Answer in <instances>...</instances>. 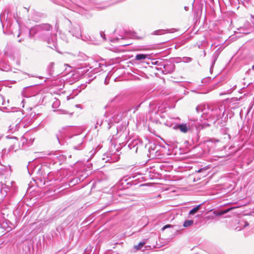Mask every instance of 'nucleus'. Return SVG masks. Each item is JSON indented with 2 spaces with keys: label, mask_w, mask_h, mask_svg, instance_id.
Masks as SVG:
<instances>
[{
  "label": "nucleus",
  "mask_w": 254,
  "mask_h": 254,
  "mask_svg": "<svg viewBox=\"0 0 254 254\" xmlns=\"http://www.w3.org/2000/svg\"><path fill=\"white\" fill-rule=\"evenodd\" d=\"M17 23L18 24L19 27L18 37H22L23 38L31 37L32 33H34L37 36L46 41L50 48L52 49H56V35L51 34L50 31L52 29V27L50 24H44L39 25L36 26L33 28L29 29L28 28L23 25L20 20L17 18Z\"/></svg>",
  "instance_id": "nucleus-1"
},
{
  "label": "nucleus",
  "mask_w": 254,
  "mask_h": 254,
  "mask_svg": "<svg viewBox=\"0 0 254 254\" xmlns=\"http://www.w3.org/2000/svg\"><path fill=\"white\" fill-rule=\"evenodd\" d=\"M123 115L120 108H108L104 114L107 128L109 129L113 124L119 123L122 120Z\"/></svg>",
  "instance_id": "nucleus-2"
},
{
  "label": "nucleus",
  "mask_w": 254,
  "mask_h": 254,
  "mask_svg": "<svg viewBox=\"0 0 254 254\" xmlns=\"http://www.w3.org/2000/svg\"><path fill=\"white\" fill-rule=\"evenodd\" d=\"M210 120L215 122L222 118L225 113V107L223 105H212Z\"/></svg>",
  "instance_id": "nucleus-3"
},
{
  "label": "nucleus",
  "mask_w": 254,
  "mask_h": 254,
  "mask_svg": "<svg viewBox=\"0 0 254 254\" xmlns=\"http://www.w3.org/2000/svg\"><path fill=\"white\" fill-rule=\"evenodd\" d=\"M211 107L212 105L201 104L198 105L196 107V111L197 113H202L201 118L203 120H210V116L211 115Z\"/></svg>",
  "instance_id": "nucleus-4"
},
{
  "label": "nucleus",
  "mask_w": 254,
  "mask_h": 254,
  "mask_svg": "<svg viewBox=\"0 0 254 254\" xmlns=\"http://www.w3.org/2000/svg\"><path fill=\"white\" fill-rule=\"evenodd\" d=\"M73 148L75 150H81L83 148L84 136L81 135H75L71 139Z\"/></svg>",
  "instance_id": "nucleus-5"
},
{
  "label": "nucleus",
  "mask_w": 254,
  "mask_h": 254,
  "mask_svg": "<svg viewBox=\"0 0 254 254\" xmlns=\"http://www.w3.org/2000/svg\"><path fill=\"white\" fill-rule=\"evenodd\" d=\"M90 63L92 65L90 68H93V71L94 72H98L104 69L103 67H106V65L101 62L94 61L93 59H90Z\"/></svg>",
  "instance_id": "nucleus-6"
},
{
  "label": "nucleus",
  "mask_w": 254,
  "mask_h": 254,
  "mask_svg": "<svg viewBox=\"0 0 254 254\" xmlns=\"http://www.w3.org/2000/svg\"><path fill=\"white\" fill-rule=\"evenodd\" d=\"M70 32L73 36L77 38H80L81 37V31L80 26L78 25L73 26L70 29Z\"/></svg>",
  "instance_id": "nucleus-7"
},
{
  "label": "nucleus",
  "mask_w": 254,
  "mask_h": 254,
  "mask_svg": "<svg viewBox=\"0 0 254 254\" xmlns=\"http://www.w3.org/2000/svg\"><path fill=\"white\" fill-rule=\"evenodd\" d=\"M192 126V124L190 122L186 124H181L177 126V128L182 132L187 133L189 130L191 129Z\"/></svg>",
  "instance_id": "nucleus-8"
},
{
  "label": "nucleus",
  "mask_w": 254,
  "mask_h": 254,
  "mask_svg": "<svg viewBox=\"0 0 254 254\" xmlns=\"http://www.w3.org/2000/svg\"><path fill=\"white\" fill-rule=\"evenodd\" d=\"M8 188L6 185L3 183H0V200L3 199L6 195Z\"/></svg>",
  "instance_id": "nucleus-9"
},
{
  "label": "nucleus",
  "mask_w": 254,
  "mask_h": 254,
  "mask_svg": "<svg viewBox=\"0 0 254 254\" xmlns=\"http://www.w3.org/2000/svg\"><path fill=\"white\" fill-rule=\"evenodd\" d=\"M164 71H163L165 73H172L175 69V65L173 64L170 63L163 65Z\"/></svg>",
  "instance_id": "nucleus-10"
},
{
  "label": "nucleus",
  "mask_w": 254,
  "mask_h": 254,
  "mask_svg": "<svg viewBox=\"0 0 254 254\" xmlns=\"http://www.w3.org/2000/svg\"><path fill=\"white\" fill-rule=\"evenodd\" d=\"M89 59L86 55L82 53H79L76 56L75 60L77 62L86 61Z\"/></svg>",
  "instance_id": "nucleus-11"
},
{
  "label": "nucleus",
  "mask_w": 254,
  "mask_h": 254,
  "mask_svg": "<svg viewBox=\"0 0 254 254\" xmlns=\"http://www.w3.org/2000/svg\"><path fill=\"white\" fill-rule=\"evenodd\" d=\"M33 139H30L29 142H28L27 139L25 137H23L21 139V142L22 143V147L23 149H25L26 147L31 145L33 142Z\"/></svg>",
  "instance_id": "nucleus-12"
},
{
  "label": "nucleus",
  "mask_w": 254,
  "mask_h": 254,
  "mask_svg": "<svg viewBox=\"0 0 254 254\" xmlns=\"http://www.w3.org/2000/svg\"><path fill=\"white\" fill-rule=\"evenodd\" d=\"M98 126H103L104 127L107 128V127H106L107 126V123L105 122V121H103L102 119L98 118L96 120L95 128H96Z\"/></svg>",
  "instance_id": "nucleus-13"
},
{
  "label": "nucleus",
  "mask_w": 254,
  "mask_h": 254,
  "mask_svg": "<svg viewBox=\"0 0 254 254\" xmlns=\"http://www.w3.org/2000/svg\"><path fill=\"white\" fill-rule=\"evenodd\" d=\"M17 76L18 77L20 80H22V79L26 78L28 76V74L21 70H18V71H17Z\"/></svg>",
  "instance_id": "nucleus-14"
},
{
  "label": "nucleus",
  "mask_w": 254,
  "mask_h": 254,
  "mask_svg": "<svg viewBox=\"0 0 254 254\" xmlns=\"http://www.w3.org/2000/svg\"><path fill=\"white\" fill-rule=\"evenodd\" d=\"M169 30L160 29V30H157L154 31L153 33V34L160 35H162L166 33L169 32Z\"/></svg>",
  "instance_id": "nucleus-15"
},
{
  "label": "nucleus",
  "mask_w": 254,
  "mask_h": 254,
  "mask_svg": "<svg viewBox=\"0 0 254 254\" xmlns=\"http://www.w3.org/2000/svg\"><path fill=\"white\" fill-rule=\"evenodd\" d=\"M200 206H201V204H199V205L195 206L192 209H191L190 211L189 214L190 215H193L195 214V213H196L198 211V210L199 209Z\"/></svg>",
  "instance_id": "nucleus-16"
},
{
  "label": "nucleus",
  "mask_w": 254,
  "mask_h": 254,
  "mask_svg": "<svg viewBox=\"0 0 254 254\" xmlns=\"http://www.w3.org/2000/svg\"><path fill=\"white\" fill-rule=\"evenodd\" d=\"M28 90L29 89L28 87H26L23 89L21 93L22 96L25 97H29L31 96V95L28 92Z\"/></svg>",
  "instance_id": "nucleus-17"
},
{
  "label": "nucleus",
  "mask_w": 254,
  "mask_h": 254,
  "mask_svg": "<svg viewBox=\"0 0 254 254\" xmlns=\"http://www.w3.org/2000/svg\"><path fill=\"white\" fill-rule=\"evenodd\" d=\"M147 58V55L145 54H140L135 56V59L137 61H141L145 60Z\"/></svg>",
  "instance_id": "nucleus-18"
},
{
  "label": "nucleus",
  "mask_w": 254,
  "mask_h": 254,
  "mask_svg": "<svg viewBox=\"0 0 254 254\" xmlns=\"http://www.w3.org/2000/svg\"><path fill=\"white\" fill-rule=\"evenodd\" d=\"M54 63L51 62L49 64L48 66L47 69L49 72L50 75L53 74V72L54 71Z\"/></svg>",
  "instance_id": "nucleus-19"
},
{
  "label": "nucleus",
  "mask_w": 254,
  "mask_h": 254,
  "mask_svg": "<svg viewBox=\"0 0 254 254\" xmlns=\"http://www.w3.org/2000/svg\"><path fill=\"white\" fill-rule=\"evenodd\" d=\"M1 69L3 71H8L11 70V67L8 64L3 63L1 65Z\"/></svg>",
  "instance_id": "nucleus-20"
},
{
  "label": "nucleus",
  "mask_w": 254,
  "mask_h": 254,
  "mask_svg": "<svg viewBox=\"0 0 254 254\" xmlns=\"http://www.w3.org/2000/svg\"><path fill=\"white\" fill-rule=\"evenodd\" d=\"M193 223V221L191 220H185L183 224V226L185 227H188L191 226Z\"/></svg>",
  "instance_id": "nucleus-21"
},
{
  "label": "nucleus",
  "mask_w": 254,
  "mask_h": 254,
  "mask_svg": "<svg viewBox=\"0 0 254 254\" xmlns=\"http://www.w3.org/2000/svg\"><path fill=\"white\" fill-rule=\"evenodd\" d=\"M152 64L159 66L160 67H157V68L158 69H161L162 68L161 67L162 66L163 67V65H164L163 64H162L161 62L159 60L155 61L154 62H152Z\"/></svg>",
  "instance_id": "nucleus-22"
},
{
  "label": "nucleus",
  "mask_w": 254,
  "mask_h": 254,
  "mask_svg": "<svg viewBox=\"0 0 254 254\" xmlns=\"http://www.w3.org/2000/svg\"><path fill=\"white\" fill-rule=\"evenodd\" d=\"M54 112H57L58 115H65L68 114L67 111L64 110H54Z\"/></svg>",
  "instance_id": "nucleus-23"
},
{
  "label": "nucleus",
  "mask_w": 254,
  "mask_h": 254,
  "mask_svg": "<svg viewBox=\"0 0 254 254\" xmlns=\"http://www.w3.org/2000/svg\"><path fill=\"white\" fill-rule=\"evenodd\" d=\"M144 242H140L137 245L134 246V249L136 250H140L144 245Z\"/></svg>",
  "instance_id": "nucleus-24"
},
{
  "label": "nucleus",
  "mask_w": 254,
  "mask_h": 254,
  "mask_svg": "<svg viewBox=\"0 0 254 254\" xmlns=\"http://www.w3.org/2000/svg\"><path fill=\"white\" fill-rule=\"evenodd\" d=\"M239 30H240V32L243 33L244 34H248V33H250L251 32V30L249 29H246V30H245L244 28H240Z\"/></svg>",
  "instance_id": "nucleus-25"
},
{
  "label": "nucleus",
  "mask_w": 254,
  "mask_h": 254,
  "mask_svg": "<svg viewBox=\"0 0 254 254\" xmlns=\"http://www.w3.org/2000/svg\"><path fill=\"white\" fill-rule=\"evenodd\" d=\"M60 105V101L59 100L55 101L52 105V107L53 108H58Z\"/></svg>",
  "instance_id": "nucleus-26"
},
{
  "label": "nucleus",
  "mask_w": 254,
  "mask_h": 254,
  "mask_svg": "<svg viewBox=\"0 0 254 254\" xmlns=\"http://www.w3.org/2000/svg\"><path fill=\"white\" fill-rule=\"evenodd\" d=\"M77 12L80 14L85 15L86 13V11L84 9L79 7L77 10Z\"/></svg>",
  "instance_id": "nucleus-27"
},
{
  "label": "nucleus",
  "mask_w": 254,
  "mask_h": 254,
  "mask_svg": "<svg viewBox=\"0 0 254 254\" xmlns=\"http://www.w3.org/2000/svg\"><path fill=\"white\" fill-rule=\"evenodd\" d=\"M192 61V59L190 57H183V62L184 63H189Z\"/></svg>",
  "instance_id": "nucleus-28"
},
{
  "label": "nucleus",
  "mask_w": 254,
  "mask_h": 254,
  "mask_svg": "<svg viewBox=\"0 0 254 254\" xmlns=\"http://www.w3.org/2000/svg\"><path fill=\"white\" fill-rule=\"evenodd\" d=\"M242 2H246L247 3H250L253 5L254 4V0H239Z\"/></svg>",
  "instance_id": "nucleus-29"
},
{
  "label": "nucleus",
  "mask_w": 254,
  "mask_h": 254,
  "mask_svg": "<svg viewBox=\"0 0 254 254\" xmlns=\"http://www.w3.org/2000/svg\"><path fill=\"white\" fill-rule=\"evenodd\" d=\"M216 60V58H215L214 60L213 61L212 63V64H211V67H210V70H211V69L213 68L214 64H215V61Z\"/></svg>",
  "instance_id": "nucleus-30"
},
{
  "label": "nucleus",
  "mask_w": 254,
  "mask_h": 254,
  "mask_svg": "<svg viewBox=\"0 0 254 254\" xmlns=\"http://www.w3.org/2000/svg\"><path fill=\"white\" fill-rule=\"evenodd\" d=\"M171 226V225H166L165 226H164L162 228V230H164L165 229H166V228H169V227H170Z\"/></svg>",
  "instance_id": "nucleus-31"
},
{
  "label": "nucleus",
  "mask_w": 254,
  "mask_h": 254,
  "mask_svg": "<svg viewBox=\"0 0 254 254\" xmlns=\"http://www.w3.org/2000/svg\"><path fill=\"white\" fill-rule=\"evenodd\" d=\"M100 35L104 40H106L105 34L103 32H100Z\"/></svg>",
  "instance_id": "nucleus-32"
},
{
  "label": "nucleus",
  "mask_w": 254,
  "mask_h": 254,
  "mask_svg": "<svg viewBox=\"0 0 254 254\" xmlns=\"http://www.w3.org/2000/svg\"><path fill=\"white\" fill-rule=\"evenodd\" d=\"M244 225L243 226L244 228H245L249 225V223L248 222L245 221V222H244Z\"/></svg>",
  "instance_id": "nucleus-33"
},
{
  "label": "nucleus",
  "mask_w": 254,
  "mask_h": 254,
  "mask_svg": "<svg viewBox=\"0 0 254 254\" xmlns=\"http://www.w3.org/2000/svg\"><path fill=\"white\" fill-rule=\"evenodd\" d=\"M139 107H140V105L136 106L135 108V109L133 111V113H134L135 112V111L137 110Z\"/></svg>",
  "instance_id": "nucleus-34"
},
{
  "label": "nucleus",
  "mask_w": 254,
  "mask_h": 254,
  "mask_svg": "<svg viewBox=\"0 0 254 254\" xmlns=\"http://www.w3.org/2000/svg\"><path fill=\"white\" fill-rule=\"evenodd\" d=\"M21 114V111L17 110V116H19Z\"/></svg>",
  "instance_id": "nucleus-35"
},
{
  "label": "nucleus",
  "mask_w": 254,
  "mask_h": 254,
  "mask_svg": "<svg viewBox=\"0 0 254 254\" xmlns=\"http://www.w3.org/2000/svg\"><path fill=\"white\" fill-rule=\"evenodd\" d=\"M90 153H91V156H92V155H93L95 153V151L94 150V149H93L92 151H90Z\"/></svg>",
  "instance_id": "nucleus-36"
},
{
  "label": "nucleus",
  "mask_w": 254,
  "mask_h": 254,
  "mask_svg": "<svg viewBox=\"0 0 254 254\" xmlns=\"http://www.w3.org/2000/svg\"><path fill=\"white\" fill-rule=\"evenodd\" d=\"M4 13H1L0 15V20H1V19H2V16H4Z\"/></svg>",
  "instance_id": "nucleus-37"
},
{
  "label": "nucleus",
  "mask_w": 254,
  "mask_h": 254,
  "mask_svg": "<svg viewBox=\"0 0 254 254\" xmlns=\"http://www.w3.org/2000/svg\"><path fill=\"white\" fill-rule=\"evenodd\" d=\"M10 149H14V146H11V147H10Z\"/></svg>",
  "instance_id": "nucleus-38"
},
{
  "label": "nucleus",
  "mask_w": 254,
  "mask_h": 254,
  "mask_svg": "<svg viewBox=\"0 0 254 254\" xmlns=\"http://www.w3.org/2000/svg\"><path fill=\"white\" fill-rule=\"evenodd\" d=\"M6 137L8 138H11V137H10L9 136H7Z\"/></svg>",
  "instance_id": "nucleus-39"
},
{
  "label": "nucleus",
  "mask_w": 254,
  "mask_h": 254,
  "mask_svg": "<svg viewBox=\"0 0 254 254\" xmlns=\"http://www.w3.org/2000/svg\"><path fill=\"white\" fill-rule=\"evenodd\" d=\"M69 115H70V116H71L72 115V113H69Z\"/></svg>",
  "instance_id": "nucleus-40"
},
{
  "label": "nucleus",
  "mask_w": 254,
  "mask_h": 254,
  "mask_svg": "<svg viewBox=\"0 0 254 254\" xmlns=\"http://www.w3.org/2000/svg\"><path fill=\"white\" fill-rule=\"evenodd\" d=\"M21 40H22V38H21L20 39H19V42H21Z\"/></svg>",
  "instance_id": "nucleus-41"
},
{
  "label": "nucleus",
  "mask_w": 254,
  "mask_h": 254,
  "mask_svg": "<svg viewBox=\"0 0 254 254\" xmlns=\"http://www.w3.org/2000/svg\"><path fill=\"white\" fill-rule=\"evenodd\" d=\"M135 141L134 142H133V144H134V146H135Z\"/></svg>",
  "instance_id": "nucleus-42"
},
{
  "label": "nucleus",
  "mask_w": 254,
  "mask_h": 254,
  "mask_svg": "<svg viewBox=\"0 0 254 254\" xmlns=\"http://www.w3.org/2000/svg\"><path fill=\"white\" fill-rule=\"evenodd\" d=\"M12 112V111H8L7 112Z\"/></svg>",
  "instance_id": "nucleus-43"
},
{
  "label": "nucleus",
  "mask_w": 254,
  "mask_h": 254,
  "mask_svg": "<svg viewBox=\"0 0 254 254\" xmlns=\"http://www.w3.org/2000/svg\"><path fill=\"white\" fill-rule=\"evenodd\" d=\"M124 0H119V1H124Z\"/></svg>",
  "instance_id": "nucleus-44"
},
{
  "label": "nucleus",
  "mask_w": 254,
  "mask_h": 254,
  "mask_svg": "<svg viewBox=\"0 0 254 254\" xmlns=\"http://www.w3.org/2000/svg\"><path fill=\"white\" fill-rule=\"evenodd\" d=\"M185 9H186V10H187V7H186V6H185Z\"/></svg>",
  "instance_id": "nucleus-45"
},
{
  "label": "nucleus",
  "mask_w": 254,
  "mask_h": 254,
  "mask_svg": "<svg viewBox=\"0 0 254 254\" xmlns=\"http://www.w3.org/2000/svg\"><path fill=\"white\" fill-rule=\"evenodd\" d=\"M254 68V65L253 66V68Z\"/></svg>",
  "instance_id": "nucleus-46"
}]
</instances>
